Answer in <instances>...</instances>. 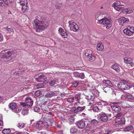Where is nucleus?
Instances as JSON below:
<instances>
[{
  "label": "nucleus",
  "mask_w": 134,
  "mask_h": 134,
  "mask_svg": "<svg viewBox=\"0 0 134 134\" xmlns=\"http://www.w3.org/2000/svg\"><path fill=\"white\" fill-rule=\"evenodd\" d=\"M14 30L12 28H9V33L10 34V35H9V36H12V35L13 34Z\"/></svg>",
  "instance_id": "42"
},
{
  "label": "nucleus",
  "mask_w": 134,
  "mask_h": 134,
  "mask_svg": "<svg viewBox=\"0 0 134 134\" xmlns=\"http://www.w3.org/2000/svg\"><path fill=\"white\" fill-rule=\"evenodd\" d=\"M122 113L121 112H120L118 113L116 116L117 118H120V117L122 115Z\"/></svg>",
  "instance_id": "53"
},
{
  "label": "nucleus",
  "mask_w": 134,
  "mask_h": 134,
  "mask_svg": "<svg viewBox=\"0 0 134 134\" xmlns=\"http://www.w3.org/2000/svg\"><path fill=\"white\" fill-rule=\"evenodd\" d=\"M78 127L80 129H83L86 126V124L85 121L81 120L79 121L77 123Z\"/></svg>",
  "instance_id": "18"
},
{
  "label": "nucleus",
  "mask_w": 134,
  "mask_h": 134,
  "mask_svg": "<svg viewBox=\"0 0 134 134\" xmlns=\"http://www.w3.org/2000/svg\"><path fill=\"white\" fill-rule=\"evenodd\" d=\"M62 6V4L59 3L55 5V7L56 9H59L61 8Z\"/></svg>",
  "instance_id": "51"
},
{
  "label": "nucleus",
  "mask_w": 134,
  "mask_h": 134,
  "mask_svg": "<svg viewBox=\"0 0 134 134\" xmlns=\"http://www.w3.org/2000/svg\"><path fill=\"white\" fill-rule=\"evenodd\" d=\"M91 128V124H87L85 129L86 130H89Z\"/></svg>",
  "instance_id": "45"
},
{
  "label": "nucleus",
  "mask_w": 134,
  "mask_h": 134,
  "mask_svg": "<svg viewBox=\"0 0 134 134\" xmlns=\"http://www.w3.org/2000/svg\"><path fill=\"white\" fill-rule=\"evenodd\" d=\"M81 94L79 93L75 94L74 96V98L77 101H78L79 100L81 97Z\"/></svg>",
  "instance_id": "27"
},
{
  "label": "nucleus",
  "mask_w": 134,
  "mask_h": 134,
  "mask_svg": "<svg viewBox=\"0 0 134 134\" xmlns=\"http://www.w3.org/2000/svg\"><path fill=\"white\" fill-rule=\"evenodd\" d=\"M58 31L61 35L63 38H67L68 36L66 32V31H64L63 29L61 27L60 28Z\"/></svg>",
  "instance_id": "17"
},
{
  "label": "nucleus",
  "mask_w": 134,
  "mask_h": 134,
  "mask_svg": "<svg viewBox=\"0 0 134 134\" xmlns=\"http://www.w3.org/2000/svg\"><path fill=\"white\" fill-rule=\"evenodd\" d=\"M20 105L22 106L23 107H25L26 106H27V104H26V103L25 102H20Z\"/></svg>",
  "instance_id": "52"
},
{
  "label": "nucleus",
  "mask_w": 134,
  "mask_h": 134,
  "mask_svg": "<svg viewBox=\"0 0 134 134\" xmlns=\"http://www.w3.org/2000/svg\"><path fill=\"white\" fill-rule=\"evenodd\" d=\"M118 87L119 89L121 90H128L130 88V86L123 82H119L118 84Z\"/></svg>",
  "instance_id": "7"
},
{
  "label": "nucleus",
  "mask_w": 134,
  "mask_h": 134,
  "mask_svg": "<svg viewBox=\"0 0 134 134\" xmlns=\"http://www.w3.org/2000/svg\"><path fill=\"white\" fill-rule=\"evenodd\" d=\"M7 53L5 52L3 55V57L6 59H7L8 58V51H7Z\"/></svg>",
  "instance_id": "46"
},
{
  "label": "nucleus",
  "mask_w": 134,
  "mask_h": 134,
  "mask_svg": "<svg viewBox=\"0 0 134 134\" xmlns=\"http://www.w3.org/2000/svg\"><path fill=\"white\" fill-rule=\"evenodd\" d=\"M28 112V110L27 109H24L21 112V113L23 115L27 114Z\"/></svg>",
  "instance_id": "32"
},
{
  "label": "nucleus",
  "mask_w": 134,
  "mask_h": 134,
  "mask_svg": "<svg viewBox=\"0 0 134 134\" xmlns=\"http://www.w3.org/2000/svg\"><path fill=\"white\" fill-rule=\"evenodd\" d=\"M99 120L103 122L107 121L108 120V117L106 113H103L99 115Z\"/></svg>",
  "instance_id": "13"
},
{
  "label": "nucleus",
  "mask_w": 134,
  "mask_h": 134,
  "mask_svg": "<svg viewBox=\"0 0 134 134\" xmlns=\"http://www.w3.org/2000/svg\"><path fill=\"white\" fill-rule=\"evenodd\" d=\"M79 75V73L78 72H75L74 73V76L75 77H78Z\"/></svg>",
  "instance_id": "57"
},
{
  "label": "nucleus",
  "mask_w": 134,
  "mask_h": 134,
  "mask_svg": "<svg viewBox=\"0 0 134 134\" xmlns=\"http://www.w3.org/2000/svg\"><path fill=\"white\" fill-rule=\"evenodd\" d=\"M123 32L124 33L127 35L130 36L132 35V33L131 32L130 30H129V29H128V28L125 29L123 30Z\"/></svg>",
  "instance_id": "22"
},
{
  "label": "nucleus",
  "mask_w": 134,
  "mask_h": 134,
  "mask_svg": "<svg viewBox=\"0 0 134 134\" xmlns=\"http://www.w3.org/2000/svg\"><path fill=\"white\" fill-rule=\"evenodd\" d=\"M2 133L4 134H7L8 133V129H4L2 131Z\"/></svg>",
  "instance_id": "47"
},
{
  "label": "nucleus",
  "mask_w": 134,
  "mask_h": 134,
  "mask_svg": "<svg viewBox=\"0 0 134 134\" xmlns=\"http://www.w3.org/2000/svg\"><path fill=\"white\" fill-rule=\"evenodd\" d=\"M38 18L37 16H36V19L34 21V23L33 24L34 28L37 32L44 30L48 26L49 24L48 22L44 18L42 20H40L38 19Z\"/></svg>",
  "instance_id": "1"
},
{
  "label": "nucleus",
  "mask_w": 134,
  "mask_h": 134,
  "mask_svg": "<svg viewBox=\"0 0 134 134\" xmlns=\"http://www.w3.org/2000/svg\"><path fill=\"white\" fill-rule=\"evenodd\" d=\"M3 121L0 120V126H2L3 125Z\"/></svg>",
  "instance_id": "64"
},
{
  "label": "nucleus",
  "mask_w": 134,
  "mask_h": 134,
  "mask_svg": "<svg viewBox=\"0 0 134 134\" xmlns=\"http://www.w3.org/2000/svg\"><path fill=\"white\" fill-rule=\"evenodd\" d=\"M111 108L113 110L116 112H119L121 110L120 107L116 104L111 105Z\"/></svg>",
  "instance_id": "16"
},
{
  "label": "nucleus",
  "mask_w": 134,
  "mask_h": 134,
  "mask_svg": "<svg viewBox=\"0 0 134 134\" xmlns=\"http://www.w3.org/2000/svg\"><path fill=\"white\" fill-rule=\"evenodd\" d=\"M14 129H11V130L9 129V134H14Z\"/></svg>",
  "instance_id": "56"
},
{
  "label": "nucleus",
  "mask_w": 134,
  "mask_h": 134,
  "mask_svg": "<svg viewBox=\"0 0 134 134\" xmlns=\"http://www.w3.org/2000/svg\"><path fill=\"white\" fill-rule=\"evenodd\" d=\"M57 95L54 92L50 91L47 92L45 95V97L46 98H51L54 96H56Z\"/></svg>",
  "instance_id": "19"
},
{
  "label": "nucleus",
  "mask_w": 134,
  "mask_h": 134,
  "mask_svg": "<svg viewBox=\"0 0 134 134\" xmlns=\"http://www.w3.org/2000/svg\"><path fill=\"white\" fill-rule=\"evenodd\" d=\"M3 38L2 35L0 33V41H2Z\"/></svg>",
  "instance_id": "62"
},
{
  "label": "nucleus",
  "mask_w": 134,
  "mask_h": 134,
  "mask_svg": "<svg viewBox=\"0 0 134 134\" xmlns=\"http://www.w3.org/2000/svg\"><path fill=\"white\" fill-rule=\"evenodd\" d=\"M103 82L104 83H105L107 84L108 85L110 86L111 87L112 86V83L108 80H104L103 81Z\"/></svg>",
  "instance_id": "26"
},
{
  "label": "nucleus",
  "mask_w": 134,
  "mask_h": 134,
  "mask_svg": "<svg viewBox=\"0 0 134 134\" xmlns=\"http://www.w3.org/2000/svg\"><path fill=\"white\" fill-rule=\"evenodd\" d=\"M17 106V104L15 102H13L10 104L9 107L11 109H15Z\"/></svg>",
  "instance_id": "24"
},
{
  "label": "nucleus",
  "mask_w": 134,
  "mask_h": 134,
  "mask_svg": "<svg viewBox=\"0 0 134 134\" xmlns=\"http://www.w3.org/2000/svg\"><path fill=\"white\" fill-rule=\"evenodd\" d=\"M119 65L117 63L114 64L113 65H112V67H119Z\"/></svg>",
  "instance_id": "61"
},
{
  "label": "nucleus",
  "mask_w": 134,
  "mask_h": 134,
  "mask_svg": "<svg viewBox=\"0 0 134 134\" xmlns=\"http://www.w3.org/2000/svg\"><path fill=\"white\" fill-rule=\"evenodd\" d=\"M77 131V128L74 127L71 128L70 130V132L71 133H74Z\"/></svg>",
  "instance_id": "33"
},
{
  "label": "nucleus",
  "mask_w": 134,
  "mask_h": 134,
  "mask_svg": "<svg viewBox=\"0 0 134 134\" xmlns=\"http://www.w3.org/2000/svg\"><path fill=\"white\" fill-rule=\"evenodd\" d=\"M90 122L91 124L94 125H98L99 123L98 121L95 119L92 120H91Z\"/></svg>",
  "instance_id": "29"
},
{
  "label": "nucleus",
  "mask_w": 134,
  "mask_h": 134,
  "mask_svg": "<svg viewBox=\"0 0 134 134\" xmlns=\"http://www.w3.org/2000/svg\"><path fill=\"white\" fill-rule=\"evenodd\" d=\"M74 101V98L72 97L70 98H69L67 99V102L71 103L72 102Z\"/></svg>",
  "instance_id": "54"
},
{
  "label": "nucleus",
  "mask_w": 134,
  "mask_h": 134,
  "mask_svg": "<svg viewBox=\"0 0 134 134\" xmlns=\"http://www.w3.org/2000/svg\"><path fill=\"white\" fill-rule=\"evenodd\" d=\"M125 124V120L124 118H117L115 120V126L116 127H121Z\"/></svg>",
  "instance_id": "6"
},
{
  "label": "nucleus",
  "mask_w": 134,
  "mask_h": 134,
  "mask_svg": "<svg viewBox=\"0 0 134 134\" xmlns=\"http://www.w3.org/2000/svg\"><path fill=\"white\" fill-rule=\"evenodd\" d=\"M37 88H44V84L43 83H39L37 84L36 85Z\"/></svg>",
  "instance_id": "30"
},
{
  "label": "nucleus",
  "mask_w": 134,
  "mask_h": 134,
  "mask_svg": "<svg viewBox=\"0 0 134 134\" xmlns=\"http://www.w3.org/2000/svg\"><path fill=\"white\" fill-rule=\"evenodd\" d=\"M94 94H92L90 95V101H88L89 102V106H94L97 103L99 102H96L95 100H94L95 97Z\"/></svg>",
  "instance_id": "10"
},
{
  "label": "nucleus",
  "mask_w": 134,
  "mask_h": 134,
  "mask_svg": "<svg viewBox=\"0 0 134 134\" xmlns=\"http://www.w3.org/2000/svg\"><path fill=\"white\" fill-rule=\"evenodd\" d=\"M79 81H75L72 82V86L73 87H76L79 85Z\"/></svg>",
  "instance_id": "31"
},
{
  "label": "nucleus",
  "mask_w": 134,
  "mask_h": 134,
  "mask_svg": "<svg viewBox=\"0 0 134 134\" xmlns=\"http://www.w3.org/2000/svg\"><path fill=\"white\" fill-rule=\"evenodd\" d=\"M124 61L125 63H127L129 64H130V65L132 66H133V65H132V64L133 65V64L131 62L129 59L125 58H124Z\"/></svg>",
  "instance_id": "25"
},
{
  "label": "nucleus",
  "mask_w": 134,
  "mask_h": 134,
  "mask_svg": "<svg viewBox=\"0 0 134 134\" xmlns=\"http://www.w3.org/2000/svg\"><path fill=\"white\" fill-rule=\"evenodd\" d=\"M8 5V0H0V5L6 6Z\"/></svg>",
  "instance_id": "21"
},
{
  "label": "nucleus",
  "mask_w": 134,
  "mask_h": 134,
  "mask_svg": "<svg viewBox=\"0 0 134 134\" xmlns=\"http://www.w3.org/2000/svg\"><path fill=\"white\" fill-rule=\"evenodd\" d=\"M17 126L20 129L23 128L24 126V124L23 123H19L17 125Z\"/></svg>",
  "instance_id": "38"
},
{
  "label": "nucleus",
  "mask_w": 134,
  "mask_h": 134,
  "mask_svg": "<svg viewBox=\"0 0 134 134\" xmlns=\"http://www.w3.org/2000/svg\"><path fill=\"white\" fill-rule=\"evenodd\" d=\"M77 107H75L74 108L75 109L74 110V113H79L82 111L85 108V106H82L81 105H78Z\"/></svg>",
  "instance_id": "11"
},
{
  "label": "nucleus",
  "mask_w": 134,
  "mask_h": 134,
  "mask_svg": "<svg viewBox=\"0 0 134 134\" xmlns=\"http://www.w3.org/2000/svg\"><path fill=\"white\" fill-rule=\"evenodd\" d=\"M101 16L99 14H97L96 15L95 18L98 21L97 23L102 24L104 26H106V28L109 29L112 25L111 23L110 20L109 19L107 18L100 19L99 17Z\"/></svg>",
  "instance_id": "2"
},
{
  "label": "nucleus",
  "mask_w": 134,
  "mask_h": 134,
  "mask_svg": "<svg viewBox=\"0 0 134 134\" xmlns=\"http://www.w3.org/2000/svg\"><path fill=\"white\" fill-rule=\"evenodd\" d=\"M104 91L105 92L107 93L110 90V88H109L108 87H106L103 89Z\"/></svg>",
  "instance_id": "55"
},
{
  "label": "nucleus",
  "mask_w": 134,
  "mask_h": 134,
  "mask_svg": "<svg viewBox=\"0 0 134 134\" xmlns=\"http://www.w3.org/2000/svg\"><path fill=\"white\" fill-rule=\"evenodd\" d=\"M69 120L70 122H72L74 121L75 119L74 117L71 116L70 117Z\"/></svg>",
  "instance_id": "60"
},
{
  "label": "nucleus",
  "mask_w": 134,
  "mask_h": 134,
  "mask_svg": "<svg viewBox=\"0 0 134 134\" xmlns=\"http://www.w3.org/2000/svg\"><path fill=\"white\" fill-rule=\"evenodd\" d=\"M50 85L51 86H53L56 83V81L54 80H51L49 82Z\"/></svg>",
  "instance_id": "37"
},
{
  "label": "nucleus",
  "mask_w": 134,
  "mask_h": 134,
  "mask_svg": "<svg viewBox=\"0 0 134 134\" xmlns=\"http://www.w3.org/2000/svg\"><path fill=\"white\" fill-rule=\"evenodd\" d=\"M103 45L102 44L99 43L97 46V48L98 51H102L104 49Z\"/></svg>",
  "instance_id": "23"
},
{
  "label": "nucleus",
  "mask_w": 134,
  "mask_h": 134,
  "mask_svg": "<svg viewBox=\"0 0 134 134\" xmlns=\"http://www.w3.org/2000/svg\"><path fill=\"white\" fill-rule=\"evenodd\" d=\"M85 77L84 74L83 73H79L78 77L82 79H83Z\"/></svg>",
  "instance_id": "48"
},
{
  "label": "nucleus",
  "mask_w": 134,
  "mask_h": 134,
  "mask_svg": "<svg viewBox=\"0 0 134 134\" xmlns=\"http://www.w3.org/2000/svg\"><path fill=\"white\" fill-rule=\"evenodd\" d=\"M117 11H120L124 9L125 7V3H122L119 1L115 2L111 5Z\"/></svg>",
  "instance_id": "4"
},
{
  "label": "nucleus",
  "mask_w": 134,
  "mask_h": 134,
  "mask_svg": "<svg viewBox=\"0 0 134 134\" xmlns=\"http://www.w3.org/2000/svg\"><path fill=\"white\" fill-rule=\"evenodd\" d=\"M128 29H129V30L131 31L132 33V34L134 32V27H130L129 26Z\"/></svg>",
  "instance_id": "50"
},
{
  "label": "nucleus",
  "mask_w": 134,
  "mask_h": 134,
  "mask_svg": "<svg viewBox=\"0 0 134 134\" xmlns=\"http://www.w3.org/2000/svg\"><path fill=\"white\" fill-rule=\"evenodd\" d=\"M3 97L0 96V103H1V102H3Z\"/></svg>",
  "instance_id": "63"
},
{
  "label": "nucleus",
  "mask_w": 134,
  "mask_h": 134,
  "mask_svg": "<svg viewBox=\"0 0 134 134\" xmlns=\"http://www.w3.org/2000/svg\"><path fill=\"white\" fill-rule=\"evenodd\" d=\"M14 54L13 52L12 51H9V59H10L11 60L14 57Z\"/></svg>",
  "instance_id": "28"
},
{
  "label": "nucleus",
  "mask_w": 134,
  "mask_h": 134,
  "mask_svg": "<svg viewBox=\"0 0 134 134\" xmlns=\"http://www.w3.org/2000/svg\"><path fill=\"white\" fill-rule=\"evenodd\" d=\"M20 3L22 6L21 7L22 11L24 12H27L28 9H27V0H20Z\"/></svg>",
  "instance_id": "8"
},
{
  "label": "nucleus",
  "mask_w": 134,
  "mask_h": 134,
  "mask_svg": "<svg viewBox=\"0 0 134 134\" xmlns=\"http://www.w3.org/2000/svg\"><path fill=\"white\" fill-rule=\"evenodd\" d=\"M113 68V69L116 71L119 72H120V68Z\"/></svg>",
  "instance_id": "58"
},
{
  "label": "nucleus",
  "mask_w": 134,
  "mask_h": 134,
  "mask_svg": "<svg viewBox=\"0 0 134 134\" xmlns=\"http://www.w3.org/2000/svg\"><path fill=\"white\" fill-rule=\"evenodd\" d=\"M78 103L79 104L80 103H82L83 104L85 103L84 99L81 97L78 101Z\"/></svg>",
  "instance_id": "40"
},
{
  "label": "nucleus",
  "mask_w": 134,
  "mask_h": 134,
  "mask_svg": "<svg viewBox=\"0 0 134 134\" xmlns=\"http://www.w3.org/2000/svg\"><path fill=\"white\" fill-rule=\"evenodd\" d=\"M51 102V100L50 99H47L44 103L43 104L44 105H46L48 106H50L49 103Z\"/></svg>",
  "instance_id": "39"
},
{
  "label": "nucleus",
  "mask_w": 134,
  "mask_h": 134,
  "mask_svg": "<svg viewBox=\"0 0 134 134\" xmlns=\"http://www.w3.org/2000/svg\"><path fill=\"white\" fill-rule=\"evenodd\" d=\"M119 24L120 25H122L124 24H126L129 21V19L125 17H121L118 19Z\"/></svg>",
  "instance_id": "14"
},
{
  "label": "nucleus",
  "mask_w": 134,
  "mask_h": 134,
  "mask_svg": "<svg viewBox=\"0 0 134 134\" xmlns=\"http://www.w3.org/2000/svg\"><path fill=\"white\" fill-rule=\"evenodd\" d=\"M34 111L36 112H40V108L38 107H35L34 108Z\"/></svg>",
  "instance_id": "44"
},
{
  "label": "nucleus",
  "mask_w": 134,
  "mask_h": 134,
  "mask_svg": "<svg viewBox=\"0 0 134 134\" xmlns=\"http://www.w3.org/2000/svg\"><path fill=\"white\" fill-rule=\"evenodd\" d=\"M113 68V69L116 71L119 72H120V68Z\"/></svg>",
  "instance_id": "59"
},
{
  "label": "nucleus",
  "mask_w": 134,
  "mask_h": 134,
  "mask_svg": "<svg viewBox=\"0 0 134 134\" xmlns=\"http://www.w3.org/2000/svg\"><path fill=\"white\" fill-rule=\"evenodd\" d=\"M124 12H126L127 14H130L133 11L132 9H125L124 10Z\"/></svg>",
  "instance_id": "36"
},
{
  "label": "nucleus",
  "mask_w": 134,
  "mask_h": 134,
  "mask_svg": "<svg viewBox=\"0 0 134 134\" xmlns=\"http://www.w3.org/2000/svg\"><path fill=\"white\" fill-rule=\"evenodd\" d=\"M25 102L27 104V106L31 107L33 104V101L31 98L29 97H26L25 100Z\"/></svg>",
  "instance_id": "15"
},
{
  "label": "nucleus",
  "mask_w": 134,
  "mask_h": 134,
  "mask_svg": "<svg viewBox=\"0 0 134 134\" xmlns=\"http://www.w3.org/2000/svg\"><path fill=\"white\" fill-rule=\"evenodd\" d=\"M47 77L43 75L39 76L38 78H36V80L38 82H43L45 81Z\"/></svg>",
  "instance_id": "20"
},
{
  "label": "nucleus",
  "mask_w": 134,
  "mask_h": 134,
  "mask_svg": "<svg viewBox=\"0 0 134 134\" xmlns=\"http://www.w3.org/2000/svg\"><path fill=\"white\" fill-rule=\"evenodd\" d=\"M133 127L132 126H128L125 128V130L129 131L130 130L133 129Z\"/></svg>",
  "instance_id": "43"
},
{
  "label": "nucleus",
  "mask_w": 134,
  "mask_h": 134,
  "mask_svg": "<svg viewBox=\"0 0 134 134\" xmlns=\"http://www.w3.org/2000/svg\"><path fill=\"white\" fill-rule=\"evenodd\" d=\"M68 23L69 24V27L71 30H72L74 32L79 31V28L78 25L76 23L74 22L73 20L69 21Z\"/></svg>",
  "instance_id": "5"
},
{
  "label": "nucleus",
  "mask_w": 134,
  "mask_h": 134,
  "mask_svg": "<svg viewBox=\"0 0 134 134\" xmlns=\"http://www.w3.org/2000/svg\"><path fill=\"white\" fill-rule=\"evenodd\" d=\"M35 94L36 97H38L41 94L42 92L40 91L37 90L35 92Z\"/></svg>",
  "instance_id": "35"
},
{
  "label": "nucleus",
  "mask_w": 134,
  "mask_h": 134,
  "mask_svg": "<svg viewBox=\"0 0 134 134\" xmlns=\"http://www.w3.org/2000/svg\"><path fill=\"white\" fill-rule=\"evenodd\" d=\"M51 122L47 118H44L43 119H41L40 121H38L36 124V126L40 129L42 127H48L49 126V124Z\"/></svg>",
  "instance_id": "3"
},
{
  "label": "nucleus",
  "mask_w": 134,
  "mask_h": 134,
  "mask_svg": "<svg viewBox=\"0 0 134 134\" xmlns=\"http://www.w3.org/2000/svg\"><path fill=\"white\" fill-rule=\"evenodd\" d=\"M94 106L93 109L94 112H100L101 110L102 107V105L100 102L97 103Z\"/></svg>",
  "instance_id": "9"
},
{
  "label": "nucleus",
  "mask_w": 134,
  "mask_h": 134,
  "mask_svg": "<svg viewBox=\"0 0 134 134\" xmlns=\"http://www.w3.org/2000/svg\"><path fill=\"white\" fill-rule=\"evenodd\" d=\"M125 97L126 98L130 99H132L133 98V96L132 95H126Z\"/></svg>",
  "instance_id": "49"
},
{
  "label": "nucleus",
  "mask_w": 134,
  "mask_h": 134,
  "mask_svg": "<svg viewBox=\"0 0 134 134\" xmlns=\"http://www.w3.org/2000/svg\"><path fill=\"white\" fill-rule=\"evenodd\" d=\"M10 7H11L12 8H15L14 3L13 1H10L9 2V6Z\"/></svg>",
  "instance_id": "34"
},
{
  "label": "nucleus",
  "mask_w": 134,
  "mask_h": 134,
  "mask_svg": "<svg viewBox=\"0 0 134 134\" xmlns=\"http://www.w3.org/2000/svg\"><path fill=\"white\" fill-rule=\"evenodd\" d=\"M85 55L87 57L88 60L90 62H93L95 59V57L92 53L89 54L87 52L85 53Z\"/></svg>",
  "instance_id": "12"
},
{
  "label": "nucleus",
  "mask_w": 134,
  "mask_h": 134,
  "mask_svg": "<svg viewBox=\"0 0 134 134\" xmlns=\"http://www.w3.org/2000/svg\"><path fill=\"white\" fill-rule=\"evenodd\" d=\"M113 112L111 111H109L108 112V115L110 117H113Z\"/></svg>",
  "instance_id": "41"
}]
</instances>
